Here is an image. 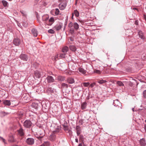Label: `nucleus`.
<instances>
[{"label":"nucleus","mask_w":146,"mask_h":146,"mask_svg":"<svg viewBox=\"0 0 146 146\" xmlns=\"http://www.w3.org/2000/svg\"><path fill=\"white\" fill-rule=\"evenodd\" d=\"M62 89H66L68 87V85L66 84L62 83L61 85Z\"/></svg>","instance_id":"c85d7f7f"},{"label":"nucleus","mask_w":146,"mask_h":146,"mask_svg":"<svg viewBox=\"0 0 146 146\" xmlns=\"http://www.w3.org/2000/svg\"><path fill=\"white\" fill-rule=\"evenodd\" d=\"M66 25H67V22L66 21L65 23V24H64V30L65 29V28H66Z\"/></svg>","instance_id":"6e6d98bb"},{"label":"nucleus","mask_w":146,"mask_h":146,"mask_svg":"<svg viewBox=\"0 0 146 146\" xmlns=\"http://www.w3.org/2000/svg\"><path fill=\"white\" fill-rule=\"evenodd\" d=\"M57 78L58 81L62 82L65 80V78L64 76L58 75L57 76Z\"/></svg>","instance_id":"f8f14e48"},{"label":"nucleus","mask_w":146,"mask_h":146,"mask_svg":"<svg viewBox=\"0 0 146 146\" xmlns=\"http://www.w3.org/2000/svg\"><path fill=\"white\" fill-rule=\"evenodd\" d=\"M68 27L69 28H70L69 29L70 32L71 34L74 33V30L73 27V23L71 22L68 25Z\"/></svg>","instance_id":"423d86ee"},{"label":"nucleus","mask_w":146,"mask_h":146,"mask_svg":"<svg viewBox=\"0 0 146 146\" xmlns=\"http://www.w3.org/2000/svg\"><path fill=\"white\" fill-rule=\"evenodd\" d=\"M72 13L74 14L76 17H78L79 16V12L77 9L74 10Z\"/></svg>","instance_id":"5701e85b"},{"label":"nucleus","mask_w":146,"mask_h":146,"mask_svg":"<svg viewBox=\"0 0 146 146\" xmlns=\"http://www.w3.org/2000/svg\"><path fill=\"white\" fill-rule=\"evenodd\" d=\"M80 131H76V133H77V136H79V135H80Z\"/></svg>","instance_id":"13d9d810"},{"label":"nucleus","mask_w":146,"mask_h":146,"mask_svg":"<svg viewBox=\"0 0 146 146\" xmlns=\"http://www.w3.org/2000/svg\"><path fill=\"white\" fill-rule=\"evenodd\" d=\"M67 81L70 84H72L74 82V79L72 78H69L67 79Z\"/></svg>","instance_id":"aec40b11"},{"label":"nucleus","mask_w":146,"mask_h":146,"mask_svg":"<svg viewBox=\"0 0 146 146\" xmlns=\"http://www.w3.org/2000/svg\"><path fill=\"white\" fill-rule=\"evenodd\" d=\"M19 58L21 60L25 61H27L29 58L27 54L23 53L20 55Z\"/></svg>","instance_id":"7ed1b4c3"},{"label":"nucleus","mask_w":146,"mask_h":146,"mask_svg":"<svg viewBox=\"0 0 146 146\" xmlns=\"http://www.w3.org/2000/svg\"><path fill=\"white\" fill-rule=\"evenodd\" d=\"M54 21V18L53 17H51L49 19L48 22H49V23L48 24V25H51Z\"/></svg>","instance_id":"412c9836"},{"label":"nucleus","mask_w":146,"mask_h":146,"mask_svg":"<svg viewBox=\"0 0 146 146\" xmlns=\"http://www.w3.org/2000/svg\"><path fill=\"white\" fill-rule=\"evenodd\" d=\"M143 95L144 98L146 99V90H144L143 91Z\"/></svg>","instance_id":"c03bdc74"},{"label":"nucleus","mask_w":146,"mask_h":146,"mask_svg":"<svg viewBox=\"0 0 146 146\" xmlns=\"http://www.w3.org/2000/svg\"><path fill=\"white\" fill-rule=\"evenodd\" d=\"M78 122L80 125H82L83 124V121L82 120H80Z\"/></svg>","instance_id":"3c124183"},{"label":"nucleus","mask_w":146,"mask_h":146,"mask_svg":"<svg viewBox=\"0 0 146 146\" xmlns=\"http://www.w3.org/2000/svg\"><path fill=\"white\" fill-rule=\"evenodd\" d=\"M20 12H21V13L22 14V15H23V16H24V13H25V12L24 11H23V10H21L20 11Z\"/></svg>","instance_id":"4d7b16f0"},{"label":"nucleus","mask_w":146,"mask_h":146,"mask_svg":"<svg viewBox=\"0 0 146 146\" xmlns=\"http://www.w3.org/2000/svg\"><path fill=\"white\" fill-rule=\"evenodd\" d=\"M22 25L24 27L27 28L28 26V23L26 22H23Z\"/></svg>","instance_id":"58836bf2"},{"label":"nucleus","mask_w":146,"mask_h":146,"mask_svg":"<svg viewBox=\"0 0 146 146\" xmlns=\"http://www.w3.org/2000/svg\"><path fill=\"white\" fill-rule=\"evenodd\" d=\"M32 34L34 37H36L38 34V32L37 29L35 28H33L31 30Z\"/></svg>","instance_id":"1a4fd4ad"},{"label":"nucleus","mask_w":146,"mask_h":146,"mask_svg":"<svg viewBox=\"0 0 146 146\" xmlns=\"http://www.w3.org/2000/svg\"><path fill=\"white\" fill-rule=\"evenodd\" d=\"M51 12H54L56 15H58L60 11L58 9L56 8L55 10H52Z\"/></svg>","instance_id":"a878e982"},{"label":"nucleus","mask_w":146,"mask_h":146,"mask_svg":"<svg viewBox=\"0 0 146 146\" xmlns=\"http://www.w3.org/2000/svg\"><path fill=\"white\" fill-rule=\"evenodd\" d=\"M82 84L84 87H88L89 86L90 83L89 82H83L82 83Z\"/></svg>","instance_id":"4c0bfd02"},{"label":"nucleus","mask_w":146,"mask_h":146,"mask_svg":"<svg viewBox=\"0 0 146 146\" xmlns=\"http://www.w3.org/2000/svg\"><path fill=\"white\" fill-rule=\"evenodd\" d=\"M13 42L15 45L18 46L20 44V41L19 38L16 37L14 39Z\"/></svg>","instance_id":"6e6552de"},{"label":"nucleus","mask_w":146,"mask_h":146,"mask_svg":"<svg viewBox=\"0 0 146 146\" xmlns=\"http://www.w3.org/2000/svg\"><path fill=\"white\" fill-rule=\"evenodd\" d=\"M73 27L76 30H77L79 28L78 24L76 22H75L73 23Z\"/></svg>","instance_id":"bb28decb"},{"label":"nucleus","mask_w":146,"mask_h":146,"mask_svg":"<svg viewBox=\"0 0 146 146\" xmlns=\"http://www.w3.org/2000/svg\"><path fill=\"white\" fill-rule=\"evenodd\" d=\"M94 72L95 73H97L98 74H100L101 73V71H100L99 70H94Z\"/></svg>","instance_id":"8fccbe9b"},{"label":"nucleus","mask_w":146,"mask_h":146,"mask_svg":"<svg viewBox=\"0 0 146 146\" xmlns=\"http://www.w3.org/2000/svg\"><path fill=\"white\" fill-rule=\"evenodd\" d=\"M3 103L5 105L9 106V101L8 100H3Z\"/></svg>","instance_id":"c9c22d12"},{"label":"nucleus","mask_w":146,"mask_h":146,"mask_svg":"<svg viewBox=\"0 0 146 146\" xmlns=\"http://www.w3.org/2000/svg\"><path fill=\"white\" fill-rule=\"evenodd\" d=\"M46 79L48 83H52L54 81V79L53 77L52 76L50 75L47 76Z\"/></svg>","instance_id":"0eeeda50"},{"label":"nucleus","mask_w":146,"mask_h":146,"mask_svg":"<svg viewBox=\"0 0 146 146\" xmlns=\"http://www.w3.org/2000/svg\"><path fill=\"white\" fill-rule=\"evenodd\" d=\"M37 74V77L38 78H40V73H38V74Z\"/></svg>","instance_id":"603ef678"},{"label":"nucleus","mask_w":146,"mask_h":146,"mask_svg":"<svg viewBox=\"0 0 146 146\" xmlns=\"http://www.w3.org/2000/svg\"><path fill=\"white\" fill-rule=\"evenodd\" d=\"M66 55V54L65 53H61L60 54V58H64L65 57Z\"/></svg>","instance_id":"79ce46f5"},{"label":"nucleus","mask_w":146,"mask_h":146,"mask_svg":"<svg viewBox=\"0 0 146 146\" xmlns=\"http://www.w3.org/2000/svg\"><path fill=\"white\" fill-rule=\"evenodd\" d=\"M107 82L106 80H98L97 82L98 83H99L100 84H104Z\"/></svg>","instance_id":"2f4dec72"},{"label":"nucleus","mask_w":146,"mask_h":146,"mask_svg":"<svg viewBox=\"0 0 146 146\" xmlns=\"http://www.w3.org/2000/svg\"><path fill=\"white\" fill-rule=\"evenodd\" d=\"M128 84L130 86L133 87L135 86H137L138 84L137 80L133 79H132V81L128 82Z\"/></svg>","instance_id":"f03ea898"},{"label":"nucleus","mask_w":146,"mask_h":146,"mask_svg":"<svg viewBox=\"0 0 146 146\" xmlns=\"http://www.w3.org/2000/svg\"><path fill=\"white\" fill-rule=\"evenodd\" d=\"M17 25L18 26L20 27L21 28L22 27V26L21 24L20 23H17Z\"/></svg>","instance_id":"5fc2aeb1"},{"label":"nucleus","mask_w":146,"mask_h":146,"mask_svg":"<svg viewBox=\"0 0 146 146\" xmlns=\"http://www.w3.org/2000/svg\"><path fill=\"white\" fill-rule=\"evenodd\" d=\"M70 49L73 52H75L76 50V48L74 45H70L69 46Z\"/></svg>","instance_id":"b1692460"},{"label":"nucleus","mask_w":146,"mask_h":146,"mask_svg":"<svg viewBox=\"0 0 146 146\" xmlns=\"http://www.w3.org/2000/svg\"><path fill=\"white\" fill-rule=\"evenodd\" d=\"M74 14L73 13H72V16H71V19H74Z\"/></svg>","instance_id":"680f3d73"},{"label":"nucleus","mask_w":146,"mask_h":146,"mask_svg":"<svg viewBox=\"0 0 146 146\" xmlns=\"http://www.w3.org/2000/svg\"><path fill=\"white\" fill-rule=\"evenodd\" d=\"M49 138L50 141H54L56 139V135H55V133L54 132H52Z\"/></svg>","instance_id":"9b49d317"},{"label":"nucleus","mask_w":146,"mask_h":146,"mask_svg":"<svg viewBox=\"0 0 146 146\" xmlns=\"http://www.w3.org/2000/svg\"><path fill=\"white\" fill-rule=\"evenodd\" d=\"M32 123L29 120H26L23 123V125L25 128H30L32 126Z\"/></svg>","instance_id":"f257e3e1"},{"label":"nucleus","mask_w":146,"mask_h":146,"mask_svg":"<svg viewBox=\"0 0 146 146\" xmlns=\"http://www.w3.org/2000/svg\"><path fill=\"white\" fill-rule=\"evenodd\" d=\"M65 123H64L62 125L63 127V129L65 131H68L69 129L68 126L66 125Z\"/></svg>","instance_id":"473e14b6"},{"label":"nucleus","mask_w":146,"mask_h":146,"mask_svg":"<svg viewBox=\"0 0 146 146\" xmlns=\"http://www.w3.org/2000/svg\"><path fill=\"white\" fill-rule=\"evenodd\" d=\"M16 141V139L14 138V135L12 134H10V142L13 143Z\"/></svg>","instance_id":"4468645a"},{"label":"nucleus","mask_w":146,"mask_h":146,"mask_svg":"<svg viewBox=\"0 0 146 146\" xmlns=\"http://www.w3.org/2000/svg\"><path fill=\"white\" fill-rule=\"evenodd\" d=\"M63 25L62 23H59L58 24L56 25L53 28L54 30L57 31H59L62 27Z\"/></svg>","instance_id":"20e7f679"},{"label":"nucleus","mask_w":146,"mask_h":146,"mask_svg":"<svg viewBox=\"0 0 146 146\" xmlns=\"http://www.w3.org/2000/svg\"><path fill=\"white\" fill-rule=\"evenodd\" d=\"M2 2L3 4V5L4 7H6L7 4V2L5 1H3Z\"/></svg>","instance_id":"de8ad7c7"},{"label":"nucleus","mask_w":146,"mask_h":146,"mask_svg":"<svg viewBox=\"0 0 146 146\" xmlns=\"http://www.w3.org/2000/svg\"><path fill=\"white\" fill-rule=\"evenodd\" d=\"M117 84L119 86H124L123 84L121 81H118L117 82Z\"/></svg>","instance_id":"f704fd0d"},{"label":"nucleus","mask_w":146,"mask_h":146,"mask_svg":"<svg viewBox=\"0 0 146 146\" xmlns=\"http://www.w3.org/2000/svg\"><path fill=\"white\" fill-rule=\"evenodd\" d=\"M17 127V126H11L10 127V131L11 130V131H12L13 132H15V131H14L16 129Z\"/></svg>","instance_id":"7c9ffc66"},{"label":"nucleus","mask_w":146,"mask_h":146,"mask_svg":"<svg viewBox=\"0 0 146 146\" xmlns=\"http://www.w3.org/2000/svg\"><path fill=\"white\" fill-rule=\"evenodd\" d=\"M78 71L80 72L81 73L83 74L86 73V71L81 68H78Z\"/></svg>","instance_id":"cd10ccee"},{"label":"nucleus","mask_w":146,"mask_h":146,"mask_svg":"<svg viewBox=\"0 0 146 146\" xmlns=\"http://www.w3.org/2000/svg\"><path fill=\"white\" fill-rule=\"evenodd\" d=\"M37 20L39 23H41V21H40L39 18L37 19Z\"/></svg>","instance_id":"338daca9"},{"label":"nucleus","mask_w":146,"mask_h":146,"mask_svg":"<svg viewBox=\"0 0 146 146\" xmlns=\"http://www.w3.org/2000/svg\"><path fill=\"white\" fill-rule=\"evenodd\" d=\"M34 139L33 138H28L26 140V143L28 145H32L34 143Z\"/></svg>","instance_id":"39448f33"},{"label":"nucleus","mask_w":146,"mask_h":146,"mask_svg":"<svg viewBox=\"0 0 146 146\" xmlns=\"http://www.w3.org/2000/svg\"><path fill=\"white\" fill-rule=\"evenodd\" d=\"M79 140L82 141L83 143L84 140V138L83 135H80L79 136Z\"/></svg>","instance_id":"e433bc0d"},{"label":"nucleus","mask_w":146,"mask_h":146,"mask_svg":"<svg viewBox=\"0 0 146 146\" xmlns=\"http://www.w3.org/2000/svg\"><path fill=\"white\" fill-rule=\"evenodd\" d=\"M138 33L139 37L141 39L144 40L145 38V37L142 31H140Z\"/></svg>","instance_id":"a211bd4d"},{"label":"nucleus","mask_w":146,"mask_h":146,"mask_svg":"<svg viewBox=\"0 0 146 146\" xmlns=\"http://www.w3.org/2000/svg\"><path fill=\"white\" fill-rule=\"evenodd\" d=\"M38 106L37 104L34 102L31 105V107L36 110H37Z\"/></svg>","instance_id":"4be33fe9"},{"label":"nucleus","mask_w":146,"mask_h":146,"mask_svg":"<svg viewBox=\"0 0 146 146\" xmlns=\"http://www.w3.org/2000/svg\"><path fill=\"white\" fill-rule=\"evenodd\" d=\"M55 90L51 87H49L47 88L46 92L48 93H53L54 92Z\"/></svg>","instance_id":"ddd939ff"},{"label":"nucleus","mask_w":146,"mask_h":146,"mask_svg":"<svg viewBox=\"0 0 146 146\" xmlns=\"http://www.w3.org/2000/svg\"><path fill=\"white\" fill-rule=\"evenodd\" d=\"M93 97V96L92 95H90V92H89L88 94V96L87 97V99L89 100L90 98H92Z\"/></svg>","instance_id":"a19ab883"},{"label":"nucleus","mask_w":146,"mask_h":146,"mask_svg":"<svg viewBox=\"0 0 146 146\" xmlns=\"http://www.w3.org/2000/svg\"><path fill=\"white\" fill-rule=\"evenodd\" d=\"M78 146H82V143H80L79 144Z\"/></svg>","instance_id":"774afa93"},{"label":"nucleus","mask_w":146,"mask_h":146,"mask_svg":"<svg viewBox=\"0 0 146 146\" xmlns=\"http://www.w3.org/2000/svg\"><path fill=\"white\" fill-rule=\"evenodd\" d=\"M49 16L48 15H46L42 16V19L43 21H46L49 19Z\"/></svg>","instance_id":"6ab92c4d"},{"label":"nucleus","mask_w":146,"mask_h":146,"mask_svg":"<svg viewBox=\"0 0 146 146\" xmlns=\"http://www.w3.org/2000/svg\"><path fill=\"white\" fill-rule=\"evenodd\" d=\"M96 85V83L95 82H93L89 85V87L91 88H92L94 87Z\"/></svg>","instance_id":"37998d69"},{"label":"nucleus","mask_w":146,"mask_h":146,"mask_svg":"<svg viewBox=\"0 0 146 146\" xmlns=\"http://www.w3.org/2000/svg\"><path fill=\"white\" fill-rule=\"evenodd\" d=\"M68 47L67 46H65L62 48V52L64 53H66L68 51Z\"/></svg>","instance_id":"393cba45"},{"label":"nucleus","mask_w":146,"mask_h":146,"mask_svg":"<svg viewBox=\"0 0 146 146\" xmlns=\"http://www.w3.org/2000/svg\"><path fill=\"white\" fill-rule=\"evenodd\" d=\"M60 128L57 126V128H56L55 130L52 131V132L54 133L55 134L58 133L60 130Z\"/></svg>","instance_id":"72a5a7b5"},{"label":"nucleus","mask_w":146,"mask_h":146,"mask_svg":"<svg viewBox=\"0 0 146 146\" xmlns=\"http://www.w3.org/2000/svg\"><path fill=\"white\" fill-rule=\"evenodd\" d=\"M58 55L55 56L54 58V60H56V59L58 58Z\"/></svg>","instance_id":"bf43d9fd"},{"label":"nucleus","mask_w":146,"mask_h":146,"mask_svg":"<svg viewBox=\"0 0 146 146\" xmlns=\"http://www.w3.org/2000/svg\"><path fill=\"white\" fill-rule=\"evenodd\" d=\"M54 30L52 29H50L48 30V32L51 34H54L55 33Z\"/></svg>","instance_id":"a18cd8bd"},{"label":"nucleus","mask_w":146,"mask_h":146,"mask_svg":"<svg viewBox=\"0 0 146 146\" xmlns=\"http://www.w3.org/2000/svg\"><path fill=\"white\" fill-rule=\"evenodd\" d=\"M36 17L37 19L39 18V16L37 13V14H36Z\"/></svg>","instance_id":"e2e57ef3"},{"label":"nucleus","mask_w":146,"mask_h":146,"mask_svg":"<svg viewBox=\"0 0 146 146\" xmlns=\"http://www.w3.org/2000/svg\"><path fill=\"white\" fill-rule=\"evenodd\" d=\"M17 131L18 133V135L21 136H23L24 135L25 133L24 131V130L21 127L19 130H18Z\"/></svg>","instance_id":"9d476101"},{"label":"nucleus","mask_w":146,"mask_h":146,"mask_svg":"<svg viewBox=\"0 0 146 146\" xmlns=\"http://www.w3.org/2000/svg\"><path fill=\"white\" fill-rule=\"evenodd\" d=\"M66 3H64L63 5H61V7H60V9H64L66 7Z\"/></svg>","instance_id":"ea45409f"},{"label":"nucleus","mask_w":146,"mask_h":146,"mask_svg":"<svg viewBox=\"0 0 146 146\" xmlns=\"http://www.w3.org/2000/svg\"><path fill=\"white\" fill-rule=\"evenodd\" d=\"M42 4V5L45 6L47 5V3L45 1H42L41 2Z\"/></svg>","instance_id":"09e8293b"},{"label":"nucleus","mask_w":146,"mask_h":146,"mask_svg":"<svg viewBox=\"0 0 146 146\" xmlns=\"http://www.w3.org/2000/svg\"><path fill=\"white\" fill-rule=\"evenodd\" d=\"M75 141L77 143L78 142V139L77 138H76L75 139Z\"/></svg>","instance_id":"0e129e2a"},{"label":"nucleus","mask_w":146,"mask_h":146,"mask_svg":"<svg viewBox=\"0 0 146 146\" xmlns=\"http://www.w3.org/2000/svg\"><path fill=\"white\" fill-rule=\"evenodd\" d=\"M121 104L120 102H119L117 99L116 100L113 101V105L115 106H118L119 105Z\"/></svg>","instance_id":"f3484780"},{"label":"nucleus","mask_w":146,"mask_h":146,"mask_svg":"<svg viewBox=\"0 0 146 146\" xmlns=\"http://www.w3.org/2000/svg\"><path fill=\"white\" fill-rule=\"evenodd\" d=\"M77 131H80L81 130L80 127L79 125H77L76 128Z\"/></svg>","instance_id":"49530a36"},{"label":"nucleus","mask_w":146,"mask_h":146,"mask_svg":"<svg viewBox=\"0 0 146 146\" xmlns=\"http://www.w3.org/2000/svg\"><path fill=\"white\" fill-rule=\"evenodd\" d=\"M135 25H138V20H136L135 21Z\"/></svg>","instance_id":"864d4df0"},{"label":"nucleus","mask_w":146,"mask_h":146,"mask_svg":"<svg viewBox=\"0 0 146 146\" xmlns=\"http://www.w3.org/2000/svg\"><path fill=\"white\" fill-rule=\"evenodd\" d=\"M70 39L71 41H73L74 40V39L72 37H70Z\"/></svg>","instance_id":"052dcab7"},{"label":"nucleus","mask_w":146,"mask_h":146,"mask_svg":"<svg viewBox=\"0 0 146 146\" xmlns=\"http://www.w3.org/2000/svg\"><path fill=\"white\" fill-rule=\"evenodd\" d=\"M2 140L5 143H6L5 141V139H3V138H2Z\"/></svg>","instance_id":"69168bd1"},{"label":"nucleus","mask_w":146,"mask_h":146,"mask_svg":"<svg viewBox=\"0 0 146 146\" xmlns=\"http://www.w3.org/2000/svg\"><path fill=\"white\" fill-rule=\"evenodd\" d=\"M17 102L16 100H14L13 102L12 101L11 102L10 100V106L12 107L16 106L17 105V104L16 102Z\"/></svg>","instance_id":"dca6fc26"},{"label":"nucleus","mask_w":146,"mask_h":146,"mask_svg":"<svg viewBox=\"0 0 146 146\" xmlns=\"http://www.w3.org/2000/svg\"><path fill=\"white\" fill-rule=\"evenodd\" d=\"M139 143L140 144L141 146H145L146 145L145 140L144 138H142L139 141Z\"/></svg>","instance_id":"2eb2a0df"},{"label":"nucleus","mask_w":146,"mask_h":146,"mask_svg":"<svg viewBox=\"0 0 146 146\" xmlns=\"http://www.w3.org/2000/svg\"><path fill=\"white\" fill-rule=\"evenodd\" d=\"M87 103L86 102H84L81 104V108L83 110L86 109V107Z\"/></svg>","instance_id":"c756f323"}]
</instances>
